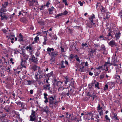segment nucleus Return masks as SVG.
Instances as JSON below:
<instances>
[{"mask_svg": "<svg viewBox=\"0 0 122 122\" xmlns=\"http://www.w3.org/2000/svg\"><path fill=\"white\" fill-rule=\"evenodd\" d=\"M108 44L112 47H113V46H116L115 41L112 40L111 41L108 43Z\"/></svg>", "mask_w": 122, "mask_h": 122, "instance_id": "nucleus-10", "label": "nucleus"}, {"mask_svg": "<svg viewBox=\"0 0 122 122\" xmlns=\"http://www.w3.org/2000/svg\"><path fill=\"white\" fill-rule=\"evenodd\" d=\"M70 58L71 59H73V58H74L75 57V56L71 54V55L70 56Z\"/></svg>", "mask_w": 122, "mask_h": 122, "instance_id": "nucleus-46", "label": "nucleus"}, {"mask_svg": "<svg viewBox=\"0 0 122 122\" xmlns=\"http://www.w3.org/2000/svg\"><path fill=\"white\" fill-rule=\"evenodd\" d=\"M40 52L39 51H37L36 52V55L37 56H39V55H40Z\"/></svg>", "mask_w": 122, "mask_h": 122, "instance_id": "nucleus-45", "label": "nucleus"}, {"mask_svg": "<svg viewBox=\"0 0 122 122\" xmlns=\"http://www.w3.org/2000/svg\"><path fill=\"white\" fill-rule=\"evenodd\" d=\"M99 114L100 116L103 115V113L102 112V110L101 111H98Z\"/></svg>", "mask_w": 122, "mask_h": 122, "instance_id": "nucleus-49", "label": "nucleus"}, {"mask_svg": "<svg viewBox=\"0 0 122 122\" xmlns=\"http://www.w3.org/2000/svg\"><path fill=\"white\" fill-rule=\"evenodd\" d=\"M13 37H14V36L13 35H11L10 36H9V38L10 39H11V38H12Z\"/></svg>", "mask_w": 122, "mask_h": 122, "instance_id": "nucleus-63", "label": "nucleus"}, {"mask_svg": "<svg viewBox=\"0 0 122 122\" xmlns=\"http://www.w3.org/2000/svg\"><path fill=\"white\" fill-rule=\"evenodd\" d=\"M39 41V37L37 36H36L34 38L35 42H37L38 41Z\"/></svg>", "mask_w": 122, "mask_h": 122, "instance_id": "nucleus-29", "label": "nucleus"}, {"mask_svg": "<svg viewBox=\"0 0 122 122\" xmlns=\"http://www.w3.org/2000/svg\"><path fill=\"white\" fill-rule=\"evenodd\" d=\"M27 1H28V4L30 6H31L34 5L36 6H38V2L35 0H26Z\"/></svg>", "mask_w": 122, "mask_h": 122, "instance_id": "nucleus-3", "label": "nucleus"}, {"mask_svg": "<svg viewBox=\"0 0 122 122\" xmlns=\"http://www.w3.org/2000/svg\"><path fill=\"white\" fill-rule=\"evenodd\" d=\"M19 53L21 54L24 56L25 57V60H27L28 58V56H27L26 54L25 53V50L24 49L21 48V50L19 51Z\"/></svg>", "mask_w": 122, "mask_h": 122, "instance_id": "nucleus-6", "label": "nucleus"}, {"mask_svg": "<svg viewBox=\"0 0 122 122\" xmlns=\"http://www.w3.org/2000/svg\"><path fill=\"white\" fill-rule=\"evenodd\" d=\"M60 48L61 49V51L62 52H64V48L62 47V46H61L60 47Z\"/></svg>", "mask_w": 122, "mask_h": 122, "instance_id": "nucleus-58", "label": "nucleus"}, {"mask_svg": "<svg viewBox=\"0 0 122 122\" xmlns=\"http://www.w3.org/2000/svg\"><path fill=\"white\" fill-rule=\"evenodd\" d=\"M50 84H48L46 85L45 86H43V88L45 90H50Z\"/></svg>", "mask_w": 122, "mask_h": 122, "instance_id": "nucleus-14", "label": "nucleus"}, {"mask_svg": "<svg viewBox=\"0 0 122 122\" xmlns=\"http://www.w3.org/2000/svg\"><path fill=\"white\" fill-rule=\"evenodd\" d=\"M26 49L27 50H29V51L30 52V55L32 56V50L31 47L30 46H27L26 47Z\"/></svg>", "mask_w": 122, "mask_h": 122, "instance_id": "nucleus-17", "label": "nucleus"}, {"mask_svg": "<svg viewBox=\"0 0 122 122\" xmlns=\"http://www.w3.org/2000/svg\"><path fill=\"white\" fill-rule=\"evenodd\" d=\"M110 13L109 12H107L106 14V19H108L110 17Z\"/></svg>", "mask_w": 122, "mask_h": 122, "instance_id": "nucleus-34", "label": "nucleus"}, {"mask_svg": "<svg viewBox=\"0 0 122 122\" xmlns=\"http://www.w3.org/2000/svg\"><path fill=\"white\" fill-rule=\"evenodd\" d=\"M64 62V61H61V68H64L65 67V66H64L63 65Z\"/></svg>", "mask_w": 122, "mask_h": 122, "instance_id": "nucleus-31", "label": "nucleus"}, {"mask_svg": "<svg viewBox=\"0 0 122 122\" xmlns=\"http://www.w3.org/2000/svg\"><path fill=\"white\" fill-rule=\"evenodd\" d=\"M79 71L82 72H84L86 71V70L84 66H82L80 67L79 69Z\"/></svg>", "mask_w": 122, "mask_h": 122, "instance_id": "nucleus-19", "label": "nucleus"}, {"mask_svg": "<svg viewBox=\"0 0 122 122\" xmlns=\"http://www.w3.org/2000/svg\"><path fill=\"white\" fill-rule=\"evenodd\" d=\"M16 103L17 105H20L22 104L21 103V102L20 101H18V102H16Z\"/></svg>", "mask_w": 122, "mask_h": 122, "instance_id": "nucleus-50", "label": "nucleus"}, {"mask_svg": "<svg viewBox=\"0 0 122 122\" xmlns=\"http://www.w3.org/2000/svg\"><path fill=\"white\" fill-rule=\"evenodd\" d=\"M54 99V98L53 97H50L49 103L50 104H53V100Z\"/></svg>", "mask_w": 122, "mask_h": 122, "instance_id": "nucleus-18", "label": "nucleus"}, {"mask_svg": "<svg viewBox=\"0 0 122 122\" xmlns=\"http://www.w3.org/2000/svg\"><path fill=\"white\" fill-rule=\"evenodd\" d=\"M95 18V15L94 14H92V15L91 16V17L89 18V20L91 21V25L90 24H87V26L90 28H91L92 27L93 25L95 24V23H93V20Z\"/></svg>", "mask_w": 122, "mask_h": 122, "instance_id": "nucleus-4", "label": "nucleus"}, {"mask_svg": "<svg viewBox=\"0 0 122 122\" xmlns=\"http://www.w3.org/2000/svg\"><path fill=\"white\" fill-rule=\"evenodd\" d=\"M58 52L57 51L52 52L49 53V54L52 57L54 58L58 55Z\"/></svg>", "mask_w": 122, "mask_h": 122, "instance_id": "nucleus-8", "label": "nucleus"}, {"mask_svg": "<svg viewBox=\"0 0 122 122\" xmlns=\"http://www.w3.org/2000/svg\"><path fill=\"white\" fill-rule=\"evenodd\" d=\"M101 11L103 13L105 12V10H104V8H102V9H101Z\"/></svg>", "mask_w": 122, "mask_h": 122, "instance_id": "nucleus-62", "label": "nucleus"}, {"mask_svg": "<svg viewBox=\"0 0 122 122\" xmlns=\"http://www.w3.org/2000/svg\"><path fill=\"white\" fill-rule=\"evenodd\" d=\"M68 78H66V80L65 81V83L66 84H67V82H68Z\"/></svg>", "mask_w": 122, "mask_h": 122, "instance_id": "nucleus-55", "label": "nucleus"}, {"mask_svg": "<svg viewBox=\"0 0 122 122\" xmlns=\"http://www.w3.org/2000/svg\"><path fill=\"white\" fill-rule=\"evenodd\" d=\"M94 114V117L96 119V120H95V121H96L97 122H98L99 121V119H98L99 118L98 115L95 114Z\"/></svg>", "mask_w": 122, "mask_h": 122, "instance_id": "nucleus-23", "label": "nucleus"}, {"mask_svg": "<svg viewBox=\"0 0 122 122\" xmlns=\"http://www.w3.org/2000/svg\"><path fill=\"white\" fill-rule=\"evenodd\" d=\"M2 30L4 33H6L7 31V30L5 29H3Z\"/></svg>", "mask_w": 122, "mask_h": 122, "instance_id": "nucleus-57", "label": "nucleus"}, {"mask_svg": "<svg viewBox=\"0 0 122 122\" xmlns=\"http://www.w3.org/2000/svg\"><path fill=\"white\" fill-rule=\"evenodd\" d=\"M37 66L36 65L33 66H32V68L34 71L37 68Z\"/></svg>", "mask_w": 122, "mask_h": 122, "instance_id": "nucleus-32", "label": "nucleus"}, {"mask_svg": "<svg viewBox=\"0 0 122 122\" xmlns=\"http://www.w3.org/2000/svg\"><path fill=\"white\" fill-rule=\"evenodd\" d=\"M25 62V61H22V62L21 63V65L22 66H23L24 65V64Z\"/></svg>", "mask_w": 122, "mask_h": 122, "instance_id": "nucleus-54", "label": "nucleus"}, {"mask_svg": "<svg viewBox=\"0 0 122 122\" xmlns=\"http://www.w3.org/2000/svg\"><path fill=\"white\" fill-rule=\"evenodd\" d=\"M121 36V33L119 32H118L116 33V34H115V37L117 40Z\"/></svg>", "mask_w": 122, "mask_h": 122, "instance_id": "nucleus-13", "label": "nucleus"}, {"mask_svg": "<svg viewBox=\"0 0 122 122\" xmlns=\"http://www.w3.org/2000/svg\"><path fill=\"white\" fill-rule=\"evenodd\" d=\"M101 48L102 50L103 51H105V46L103 45H102L101 46Z\"/></svg>", "mask_w": 122, "mask_h": 122, "instance_id": "nucleus-37", "label": "nucleus"}, {"mask_svg": "<svg viewBox=\"0 0 122 122\" xmlns=\"http://www.w3.org/2000/svg\"><path fill=\"white\" fill-rule=\"evenodd\" d=\"M8 3L7 2H5L3 3L2 4V6L4 8L6 7L8 5Z\"/></svg>", "mask_w": 122, "mask_h": 122, "instance_id": "nucleus-22", "label": "nucleus"}, {"mask_svg": "<svg viewBox=\"0 0 122 122\" xmlns=\"http://www.w3.org/2000/svg\"><path fill=\"white\" fill-rule=\"evenodd\" d=\"M87 96H89L91 97H92V100H93L94 99V98L96 97V96L92 94H91L90 92H88L87 93Z\"/></svg>", "mask_w": 122, "mask_h": 122, "instance_id": "nucleus-20", "label": "nucleus"}, {"mask_svg": "<svg viewBox=\"0 0 122 122\" xmlns=\"http://www.w3.org/2000/svg\"><path fill=\"white\" fill-rule=\"evenodd\" d=\"M117 62V60L116 61H112L111 63L110 61H108L105 63L104 65V67H106V69H104V70H105V71H107L108 70V67L107 66L108 64H109L110 65H113L115 66H117L118 65L117 64H115L116 62Z\"/></svg>", "mask_w": 122, "mask_h": 122, "instance_id": "nucleus-2", "label": "nucleus"}, {"mask_svg": "<svg viewBox=\"0 0 122 122\" xmlns=\"http://www.w3.org/2000/svg\"><path fill=\"white\" fill-rule=\"evenodd\" d=\"M62 82L61 81H57L56 83V86L59 87V88L58 89V91H59L61 87V84H62Z\"/></svg>", "mask_w": 122, "mask_h": 122, "instance_id": "nucleus-15", "label": "nucleus"}, {"mask_svg": "<svg viewBox=\"0 0 122 122\" xmlns=\"http://www.w3.org/2000/svg\"><path fill=\"white\" fill-rule=\"evenodd\" d=\"M87 45V44L85 43L84 44H82V46L84 47L85 46H86Z\"/></svg>", "mask_w": 122, "mask_h": 122, "instance_id": "nucleus-64", "label": "nucleus"}, {"mask_svg": "<svg viewBox=\"0 0 122 122\" xmlns=\"http://www.w3.org/2000/svg\"><path fill=\"white\" fill-rule=\"evenodd\" d=\"M98 106L97 107V110L98 111H99L100 110H101L102 108V107H100V105L99 104H98Z\"/></svg>", "mask_w": 122, "mask_h": 122, "instance_id": "nucleus-39", "label": "nucleus"}, {"mask_svg": "<svg viewBox=\"0 0 122 122\" xmlns=\"http://www.w3.org/2000/svg\"><path fill=\"white\" fill-rule=\"evenodd\" d=\"M104 74H102L100 76V79H102L104 78Z\"/></svg>", "mask_w": 122, "mask_h": 122, "instance_id": "nucleus-41", "label": "nucleus"}, {"mask_svg": "<svg viewBox=\"0 0 122 122\" xmlns=\"http://www.w3.org/2000/svg\"><path fill=\"white\" fill-rule=\"evenodd\" d=\"M112 31H110L108 33V34L107 35V36L108 37H109V36H111L112 37V36L111 35V33H112Z\"/></svg>", "mask_w": 122, "mask_h": 122, "instance_id": "nucleus-42", "label": "nucleus"}, {"mask_svg": "<svg viewBox=\"0 0 122 122\" xmlns=\"http://www.w3.org/2000/svg\"><path fill=\"white\" fill-rule=\"evenodd\" d=\"M20 21L23 23H26L27 22V20L25 18H23L20 19Z\"/></svg>", "mask_w": 122, "mask_h": 122, "instance_id": "nucleus-27", "label": "nucleus"}, {"mask_svg": "<svg viewBox=\"0 0 122 122\" xmlns=\"http://www.w3.org/2000/svg\"><path fill=\"white\" fill-rule=\"evenodd\" d=\"M114 115L113 117L114 118H115L116 120H118L117 117V114L115 113H114Z\"/></svg>", "mask_w": 122, "mask_h": 122, "instance_id": "nucleus-35", "label": "nucleus"}, {"mask_svg": "<svg viewBox=\"0 0 122 122\" xmlns=\"http://www.w3.org/2000/svg\"><path fill=\"white\" fill-rule=\"evenodd\" d=\"M108 88V85L106 84L105 86L104 87L103 90L104 91H105L107 90Z\"/></svg>", "mask_w": 122, "mask_h": 122, "instance_id": "nucleus-33", "label": "nucleus"}, {"mask_svg": "<svg viewBox=\"0 0 122 122\" xmlns=\"http://www.w3.org/2000/svg\"><path fill=\"white\" fill-rule=\"evenodd\" d=\"M61 95L64 96H66V94L65 92H63L61 94Z\"/></svg>", "mask_w": 122, "mask_h": 122, "instance_id": "nucleus-53", "label": "nucleus"}, {"mask_svg": "<svg viewBox=\"0 0 122 122\" xmlns=\"http://www.w3.org/2000/svg\"><path fill=\"white\" fill-rule=\"evenodd\" d=\"M77 116H78V117H75V118H74V119H72V120H75V119H79V118H80V119H81V116H79L78 114L77 115Z\"/></svg>", "mask_w": 122, "mask_h": 122, "instance_id": "nucleus-30", "label": "nucleus"}, {"mask_svg": "<svg viewBox=\"0 0 122 122\" xmlns=\"http://www.w3.org/2000/svg\"><path fill=\"white\" fill-rule=\"evenodd\" d=\"M91 117L90 118V119L91 120H94V118L93 117H94V115H92V116H91Z\"/></svg>", "mask_w": 122, "mask_h": 122, "instance_id": "nucleus-48", "label": "nucleus"}, {"mask_svg": "<svg viewBox=\"0 0 122 122\" xmlns=\"http://www.w3.org/2000/svg\"><path fill=\"white\" fill-rule=\"evenodd\" d=\"M63 15H65L67 14L68 13V12L66 10H65L64 11L63 13H62Z\"/></svg>", "mask_w": 122, "mask_h": 122, "instance_id": "nucleus-44", "label": "nucleus"}, {"mask_svg": "<svg viewBox=\"0 0 122 122\" xmlns=\"http://www.w3.org/2000/svg\"><path fill=\"white\" fill-rule=\"evenodd\" d=\"M99 38L101 40H105V39H104V37L102 35L100 36L99 37Z\"/></svg>", "mask_w": 122, "mask_h": 122, "instance_id": "nucleus-40", "label": "nucleus"}, {"mask_svg": "<svg viewBox=\"0 0 122 122\" xmlns=\"http://www.w3.org/2000/svg\"><path fill=\"white\" fill-rule=\"evenodd\" d=\"M54 60H54V58L51 57V58L50 59V61H51V63H50L51 64L53 62V61H54Z\"/></svg>", "mask_w": 122, "mask_h": 122, "instance_id": "nucleus-51", "label": "nucleus"}, {"mask_svg": "<svg viewBox=\"0 0 122 122\" xmlns=\"http://www.w3.org/2000/svg\"><path fill=\"white\" fill-rule=\"evenodd\" d=\"M78 3L80 4L81 6H82L83 5V4L81 1H79L78 2Z\"/></svg>", "mask_w": 122, "mask_h": 122, "instance_id": "nucleus-59", "label": "nucleus"}, {"mask_svg": "<svg viewBox=\"0 0 122 122\" xmlns=\"http://www.w3.org/2000/svg\"><path fill=\"white\" fill-rule=\"evenodd\" d=\"M116 54H115L114 56H113L112 57V61H116L117 60V62L118 61V60H117V57L116 56Z\"/></svg>", "mask_w": 122, "mask_h": 122, "instance_id": "nucleus-25", "label": "nucleus"}, {"mask_svg": "<svg viewBox=\"0 0 122 122\" xmlns=\"http://www.w3.org/2000/svg\"><path fill=\"white\" fill-rule=\"evenodd\" d=\"M103 66H98L96 68V69H97L100 70L101 69H102V70H103Z\"/></svg>", "mask_w": 122, "mask_h": 122, "instance_id": "nucleus-38", "label": "nucleus"}, {"mask_svg": "<svg viewBox=\"0 0 122 122\" xmlns=\"http://www.w3.org/2000/svg\"><path fill=\"white\" fill-rule=\"evenodd\" d=\"M45 7L44 5H42L41 6V7L40 8V9L41 10H42L43 9V8Z\"/></svg>", "mask_w": 122, "mask_h": 122, "instance_id": "nucleus-60", "label": "nucleus"}, {"mask_svg": "<svg viewBox=\"0 0 122 122\" xmlns=\"http://www.w3.org/2000/svg\"><path fill=\"white\" fill-rule=\"evenodd\" d=\"M43 77V73L42 71L39 70L38 71L36 72L35 77L36 81H40V79L42 78Z\"/></svg>", "mask_w": 122, "mask_h": 122, "instance_id": "nucleus-1", "label": "nucleus"}, {"mask_svg": "<svg viewBox=\"0 0 122 122\" xmlns=\"http://www.w3.org/2000/svg\"><path fill=\"white\" fill-rule=\"evenodd\" d=\"M26 81L28 83L29 85H30L32 83L31 81L30 80H27Z\"/></svg>", "mask_w": 122, "mask_h": 122, "instance_id": "nucleus-52", "label": "nucleus"}, {"mask_svg": "<svg viewBox=\"0 0 122 122\" xmlns=\"http://www.w3.org/2000/svg\"><path fill=\"white\" fill-rule=\"evenodd\" d=\"M105 118L106 120H107L108 121H110V118L108 117L107 115H106L105 117Z\"/></svg>", "mask_w": 122, "mask_h": 122, "instance_id": "nucleus-43", "label": "nucleus"}, {"mask_svg": "<svg viewBox=\"0 0 122 122\" xmlns=\"http://www.w3.org/2000/svg\"><path fill=\"white\" fill-rule=\"evenodd\" d=\"M53 71H51L50 73L47 74L46 75V76L47 77H50L51 76L52 77L53 76Z\"/></svg>", "mask_w": 122, "mask_h": 122, "instance_id": "nucleus-24", "label": "nucleus"}, {"mask_svg": "<svg viewBox=\"0 0 122 122\" xmlns=\"http://www.w3.org/2000/svg\"><path fill=\"white\" fill-rule=\"evenodd\" d=\"M76 60L79 63L80 62V60L79 57H77L76 58Z\"/></svg>", "mask_w": 122, "mask_h": 122, "instance_id": "nucleus-61", "label": "nucleus"}, {"mask_svg": "<svg viewBox=\"0 0 122 122\" xmlns=\"http://www.w3.org/2000/svg\"><path fill=\"white\" fill-rule=\"evenodd\" d=\"M0 16L1 17V19L2 20H7L8 18V15H5L4 13L0 15Z\"/></svg>", "mask_w": 122, "mask_h": 122, "instance_id": "nucleus-12", "label": "nucleus"}, {"mask_svg": "<svg viewBox=\"0 0 122 122\" xmlns=\"http://www.w3.org/2000/svg\"><path fill=\"white\" fill-rule=\"evenodd\" d=\"M96 51V49L94 48H91L90 49L89 52L90 56L93 55V53Z\"/></svg>", "mask_w": 122, "mask_h": 122, "instance_id": "nucleus-11", "label": "nucleus"}, {"mask_svg": "<svg viewBox=\"0 0 122 122\" xmlns=\"http://www.w3.org/2000/svg\"><path fill=\"white\" fill-rule=\"evenodd\" d=\"M119 15L120 16V17L121 18V20H122V12H120L119 13Z\"/></svg>", "mask_w": 122, "mask_h": 122, "instance_id": "nucleus-56", "label": "nucleus"}, {"mask_svg": "<svg viewBox=\"0 0 122 122\" xmlns=\"http://www.w3.org/2000/svg\"><path fill=\"white\" fill-rule=\"evenodd\" d=\"M54 9L55 8L53 6L51 7V8H49L48 9V10L49 11V13L50 14H52V11H53L54 10Z\"/></svg>", "mask_w": 122, "mask_h": 122, "instance_id": "nucleus-21", "label": "nucleus"}, {"mask_svg": "<svg viewBox=\"0 0 122 122\" xmlns=\"http://www.w3.org/2000/svg\"><path fill=\"white\" fill-rule=\"evenodd\" d=\"M92 83L93 84H95V87L97 88L98 89H100L99 87V82L96 81L94 80L92 81Z\"/></svg>", "mask_w": 122, "mask_h": 122, "instance_id": "nucleus-9", "label": "nucleus"}, {"mask_svg": "<svg viewBox=\"0 0 122 122\" xmlns=\"http://www.w3.org/2000/svg\"><path fill=\"white\" fill-rule=\"evenodd\" d=\"M31 56V58L29 59V60H30L32 62H33L34 63H37L38 61L37 58H36L33 55H32V56Z\"/></svg>", "mask_w": 122, "mask_h": 122, "instance_id": "nucleus-7", "label": "nucleus"}, {"mask_svg": "<svg viewBox=\"0 0 122 122\" xmlns=\"http://www.w3.org/2000/svg\"><path fill=\"white\" fill-rule=\"evenodd\" d=\"M50 3L49 2H47L46 5H44L45 6H45H46L47 7H49V5L50 4Z\"/></svg>", "mask_w": 122, "mask_h": 122, "instance_id": "nucleus-47", "label": "nucleus"}, {"mask_svg": "<svg viewBox=\"0 0 122 122\" xmlns=\"http://www.w3.org/2000/svg\"><path fill=\"white\" fill-rule=\"evenodd\" d=\"M36 114V113L35 111H34L33 110H32L31 115L30 116V120L32 121L35 120L36 117L35 116Z\"/></svg>", "mask_w": 122, "mask_h": 122, "instance_id": "nucleus-5", "label": "nucleus"}, {"mask_svg": "<svg viewBox=\"0 0 122 122\" xmlns=\"http://www.w3.org/2000/svg\"><path fill=\"white\" fill-rule=\"evenodd\" d=\"M63 15V14L62 13H60L59 14H57V15H56V18H59V17L60 16H61L62 15Z\"/></svg>", "mask_w": 122, "mask_h": 122, "instance_id": "nucleus-36", "label": "nucleus"}, {"mask_svg": "<svg viewBox=\"0 0 122 122\" xmlns=\"http://www.w3.org/2000/svg\"><path fill=\"white\" fill-rule=\"evenodd\" d=\"M7 10L6 9H5L4 8L1 7L0 8V15L3 14V13L4 12H6Z\"/></svg>", "mask_w": 122, "mask_h": 122, "instance_id": "nucleus-16", "label": "nucleus"}, {"mask_svg": "<svg viewBox=\"0 0 122 122\" xmlns=\"http://www.w3.org/2000/svg\"><path fill=\"white\" fill-rule=\"evenodd\" d=\"M94 114H92V113L90 112L88 114V116L87 118L86 119H87L88 120H90V117L91 116H92V115H94Z\"/></svg>", "mask_w": 122, "mask_h": 122, "instance_id": "nucleus-26", "label": "nucleus"}, {"mask_svg": "<svg viewBox=\"0 0 122 122\" xmlns=\"http://www.w3.org/2000/svg\"><path fill=\"white\" fill-rule=\"evenodd\" d=\"M47 51L49 52H51V51H53L54 50V49L52 48L48 47L47 49Z\"/></svg>", "mask_w": 122, "mask_h": 122, "instance_id": "nucleus-28", "label": "nucleus"}]
</instances>
